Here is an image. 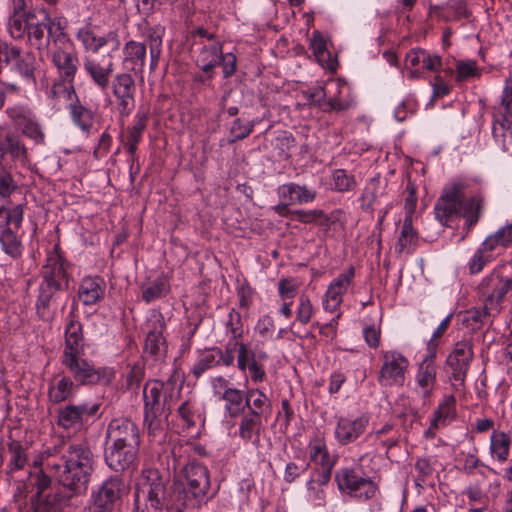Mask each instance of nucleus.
I'll return each instance as SVG.
<instances>
[{
	"instance_id": "obj_1",
	"label": "nucleus",
	"mask_w": 512,
	"mask_h": 512,
	"mask_svg": "<svg viewBox=\"0 0 512 512\" xmlns=\"http://www.w3.org/2000/svg\"><path fill=\"white\" fill-rule=\"evenodd\" d=\"M186 485L170 483L158 469L142 470L135 485V505L139 512H184L201 506L210 488L208 469L197 462L184 468Z\"/></svg>"
},
{
	"instance_id": "obj_2",
	"label": "nucleus",
	"mask_w": 512,
	"mask_h": 512,
	"mask_svg": "<svg viewBox=\"0 0 512 512\" xmlns=\"http://www.w3.org/2000/svg\"><path fill=\"white\" fill-rule=\"evenodd\" d=\"M46 469L54 474L58 486L44 495L51 486V478L42 470L36 477V496L39 502L35 512H64L66 507L75 504L78 496L86 493L92 472L90 450H70L67 456L48 459Z\"/></svg>"
},
{
	"instance_id": "obj_3",
	"label": "nucleus",
	"mask_w": 512,
	"mask_h": 512,
	"mask_svg": "<svg viewBox=\"0 0 512 512\" xmlns=\"http://www.w3.org/2000/svg\"><path fill=\"white\" fill-rule=\"evenodd\" d=\"M466 186L465 182L456 181L443 187L433 208L435 219L442 226L449 227V223L454 218L463 217L466 220L467 228L471 229L479 221L484 198L481 194H476L465 199Z\"/></svg>"
},
{
	"instance_id": "obj_4",
	"label": "nucleus",
	"mask_w": 512,
	"mask_h": 512,
	"mask_svg": "<svg viewBox=\"0 0 512 512\" xmlns=\"http://www.w3.org/2000/svg\"><path fill=\"white\" fill-rule=\"evenodd\" d=\"M3 65L18 74L28 84H35L36 56L33 52L24 51L20 46L0 39V74Z\"/></svg>"
},
{
	"instance_id": "obj_5",
	"label": "nucleus",
	"mask_w": 512,
	"mask_h": 512,
	"mask_svg": "<svg viewBox=\"0 0 512 512\" xmlns=\"http://www.w3.org/2000/svg\"><path fill=\"white\" fill-rule=\"evenodd\" d=\"M24 215V205L0 206V244L2 250L12 258L22 254V244L17 234Z\"/></svg>"
},
{
	"instance_id": "obj_6",
	"label": "nucleus",
	"mask_w": 512,
	"mask_h": 512,
	"mask_svg": "<svg viewBox=\"0 0 512 512\" xmlns=\"http://www.w3.org/2000/svg\"><path fill=\"white\" fill-rule=\"evenodd\" d=\"M473 358V344L469 340L458 341L448 354L444 372L454 391L464 387Z\"/></svg>"
},
{
	"instance_id": "obj_7",
	"label": "nucleus",
	"mask_w": 512,
	"mask_h": 512,
	"mask_svg": "<svg viewBox=\"0 0 512 512\" xmlns=\"http://www.w3.org/2000/svg\"><path fill=\"white\" fill-rule=\"evenodd\" d=\"M512 290V276L504 277L498 268H494L479 282L476 292L486 309H495L499 314L501 305L509 291Z\"/></svg>"
},
{
	"instance_id": "obj_8",
	"label": "nucleus",
	"mask_w": 512,
	"mask_h": 512,
	"mask_svg": "<svg viewBox=\"0 0 512 512\" xmlns=\"http://www.w3.org/2000/svg\"><path fill=\"white\" fill-rule=\"evenodd\" d=\"M52 64L58 77L66 81L74 80L79 69V56L75 46L67 34H60L49 51Z\"/></svg>"
},
{
	"instance_id": "obj_9",
	"label": "nucleus",
	"mask_w": 512,
	"mask_h": 512,
	"mask_svg": "<svg viewBox=\"0 0 512 512\" xmlns=\"http://www.w3.org/2000/svg\"><path fill=\"white\" fill-rule=\"evenodd\" d=\"M163 381L154 380L146 383L143 389L144 424L149 435L162 434V421L165 410L162 403Z\"/></svg>"
},
{
	"instance_id": "obj_10",
	"label": "nucleus",
	"mask_w": 512,
	"mask_h": 512,
	"mask_svg": "<svg viewBox=\"0 0 512 512\" xmlns=\"http://www.w3.org/2000/svg\"><path fill=\"white\" fill-rule=\"evenodd\" d=\"M61 364L68 371V376H70L78 386L110 382L111 373L108 368H95L83 356L61 360Z\"/></svg>"
},
{
	"instance_id": "obj_11",
	"label": "nucleus",
	"mask_w": 512,
	"mask_h": 512,
	"mask_svg": "<svg viewBox=\"0 0 512 512\" xmlns=\"http://www.w3.org/2000/svg\"><path fill=\"white\" fill-rule=\"evenodd\" d=\"M66 289L53 285L39 283L35 300V309L38 317L44 322H52L59 310L63 311L67 305L64 296Z\"/></svg>"
},
{
	"instance_id": "obj_12",
	"label": "nucleus",
	"mask_w": 512,
	"mask_h": 512,
	"mask_svg": "<svg viewBox=\"0 0 512 512\" xmlns=\"http://www.w3.org/2000/svg\"><path fill=\"white\" fill-rule=\"evenodd\" d=\"M69 268V262L62 255L59 245L56 244L53 250L48 252L46 263L41 268L40 283L67 290L70 279Z\"/></svg>"
},
{
	"instance_id": "obj_13",
	"label": "nucleus",
	"mask_w": 512,
	"mask_h": 512,
	"mask_svg": "<svg viewBox=\"0 0 512 512\" xmlns=\"http://www.w3.org/2000/svg\"><path fill=\"white\" fill-rule=\"evenodd\" d=\"M124 492V482L118 477H111L105 480L92 493V512H112L120 505Z\"/></svg>"
},
{
	"instance_id": "obj_14",
	"label": "nucleus",
	"mask_w": 512,
	"mask_h": 512,
	"mask_svg": "<svg viewBox=\"0 0 512 512\" xmlns=\"http://www.w3.org/2000/svg\"><path fill=\"white\" fill-rule=\"evenodd\" d=\"M48 22L45 21L39 10L30 9L24 21H21L20 35L14 33L13 27L8 30L10 37L14 40H23L27 37V42L36 49H42L45 42V32L48 33Z\"/></svg>"
},
{
	"instance_id": "obj_15",
	"label": "nucleus",
	"mask_w": 512,
	"mask_h": 512,
	"mask_svg": "<svg viewBox=\"0 0 512 512\" xmlns=\"http://www.w3.org/2000/svg\"><path fill=\"white\" fill-rule=\"evenodd\" d=\"M336 481L341 491L362 501L373 498L377 491V486L372 480L361 476L353 469H343L337 473Z\"/></svg>"
},
{
	"instance_id": "obj_16",
	"label": "nucleus",
	"mask_w": 512,
	"mask_h": 512,
	"mask_svg": "<svg viewBox=\"0 0 512 512\" xmlns=\"http://www.w3.org/2000/svg\"><path fill=\"white\" fill-rule=\"evenodd\" d=\"M236 346H238L237 368L243 373L248 372L253 383L262 382L266 377L263 363L268 359V354L263 350L255 351L241 341H236Z\"/></svg>"
},
{
	"instance_id": "obj_17",
	"label": "nucleus",
	"mask_w": 512,
	"mask_h": 512,
	"mask_svg": "<svg viewBox=\"0 0 512 512\" xmlns=\"http://www.w3.org/2000/svg\"><path fill=\"white\" fill-rule=\"evenodd\" d=\"M383 364L378 373L381 386H402L409 365L408 359L398 351H385L382 354Z\"/></svg>"
},
{
	"instance_id": "obj_18",
	"label": "nucleus",
	"mask_w": 512,
	"mask_h": 512,
	"mask_svg": "<svg viewBox=\"0 0 512 512\" xmlns=\"http://www.w3.org/2000/svg\"><path fill=\"white\" fill-rule=\"evenodd\" d=\"M8 117L21 133L35 145H45V131L36 115L28 108L15 106L7 110Z\"/></svg>"
},
{
	"instance_id": "obj_19",
	"label": "nucleus",
	"mask_w": 512,
	"mask_h": 512,
	"mask_svg": "<svg viewBox=\"0 0 512 512\" xmlns=\"http://www.w3.org/2000/svg\"><path fill=\"white\" fill-rule=\"evenodd\" d=\"M110 87L120 116L130 115L135 108L136 84L133 76L126 72L119 73L113 77Z\"/></svg>"
},
{
	"instance_id": "obj_20",
	"label": "nucleus",
	"mask_w": 512,
	"mask_h": 512,
	"mask_svg": "<svg viewBox=\"0 0 512 512\" xmlns=\"http://www.w3.org/2000/svg\"><path fill=\"white\" fill-rule=\"evenodd\" d=\"M0 160L10 167L26 168L30 164L28 148L20 135L8 132L0 135Z\"/></svg>"
},
{
	"instance_id": "obj_21",
	"label": "nucleus",
	"mask_w": 512,
	"mask_h": 512,
	"mask_svg": "<svg viewBox=\"0 0 512 512\" xmlns=\"http://www.w3.org/2000/svg\"><path fill=\"white\" fill-rule=\"evenodd\" d=\"M83 69L93 83L101 92H106L110 88L115 65L111 55L101 59L94 56H85L83 58Z\"/></svg>"
},
{
	"instance_id": "obj_22",
	"label": "nucleus",
	"mask_w": 512,
	"mask_h": 512,
	"mask_svg": "<svg viewBox=\"0 0 512 512\" xmlns=\"http://www.w3.org/2000/svg\"><path fill=\"white\" fill-rule=\"evenodd\" d=\"M107 440L113 448H135L139 445L138 429L127 418H115L108 425Z\"/></svg>"
},
{
	"instance_id": "obj_23",
	"label": "nucleus",
	"mask_w": 512,
	"mask_h": 512,
	"mask_svg": "<svg viewBox=\"0 0 512 512\" xmlns=\"http://www.w3.org/2000/svg\"><path fill=\"white\" fill-rule=\"evenodd\" d=\"M147 335L144 353L154 361L162 360L167 354V344L163 336L165 321L161 314L153 315L147 322Z\"/></svg>"
},
{
	"instance_id": "obj_24",
	"label": "nucleus",
	"mask_w": 512,
	"mask_h": 512,
	"mask_svg": "<svg viewBox=\"0 0 512 512\" xmlns=\"http://www.w3.org/2000/svg\"><path fill=\"white\" fill-rule=\"evenodd\" d=\"M354 277L355 268L350 266L346 271L332 280L323 299V308L325 311L333 313L340 307L343 301V295L352 284Z\"/></svg>"
},
{
	"instance_id": "obj_25",
	"label": "nucleus",
	"mask_w": 512,
	"mask_h": 512,
	"mask_svg": "<svg viewBox=\"0 0 512 512\" xmlns=\"http://www.w3.org/2000/svg\"><path fill=\"white\" fill-rule=\"evenodd\" d=\"M106 282L101 276H85L78 285L77 299L84 306L99 303L105 296Z\"/></svg>"
},
{
	"instance_id": "obj_26",
	"label": "nucleus",
	"mask_w": 512,
	"mask_h": 512,
	"mask_svg": "<svg viewBox=\"0 0 512 512\" xmlns=\"http://www.w3.org/2000/svg\"><path fill=\"white\" fill-rule=\"evenodd\" d=\"M76 38L81 42L85 51L93 53H97L108 44H112L113 50H117L120 46L116 31H109L102 36H98L90 27H83L77 31Z\"/></svg>"
},
{
	"instance_id": "obj_27",
	"label": "nucleus",
	"mask_w": 512,
	"mask_h": 512,
	"mask_svg": "<svg viewBox=\"0 0 512 512\" xmlns=\"http://www.w3.org/2000/svg\"><path fill=\"white\" fill-rule=\"evenodd\" d=\"M304 98L309 104L315 105L324 112H342L348 110L352 104L350 101H342L336 96L326 99V91L323 87L317 86L303 92Z\"/></svg>"
},
{
	"instance_id": "obj_28",
	"label": "nucleus",
	"mask_w": 512,
	"mask_h": 512,
	"mask_svg": "<svg viewBox=\"0 0 512 512\" xmlns=\"http://www.w3.org/2000/svg\"><path fill=\"white\" fill-rule=\"evenodd\" d=\"M279 197L288 201V204H307L313 202L317 197L315 188L308 185H300L298 183L283 184L278 188Z\"/></svg>"
},
{
	"instance_id": "obj_29",
	"label": "nucleus",
	"mask_w": 512,
	"mask_h": 512,
	"mask_svg": "<svg viewBox=\"0 0 512 512\" xmlns=\"http://www.w3.org/2000/svg\"><path fill=\"white\" fill-rule=\"evenodd\" d=\"M492 135L503 152L512 147V116L500 112L492 113Z\"/></svg>"
},
{
	"instance_id": "obj_30",
	"label": "nucleus",
	"mask_w": 512,
	"mask_h": 512,
	"mask_svg": "<svg viewBox=\"0 0 512 512\" xmlns=\"http://www.w3.org/2000/svg\"><path fill=\"white\" fill-rule=\"evenodd\" d=\"M456 418V398L453 395L444 396L430 420L426 434L433 435L434 430L445 427Z\"/></svg>"
},
{
	"instance_id": "obj_31",
	"label": "nucleus",
	"mask_w": 512,
	"mask_h": 512,
	"mask_svg": "<svg viewBox=\"0 0 512 512\" xmlns=\"http://www.w3.org/2000/svg\"><path fill=\"white\" fill-rule=\"evenodd\" d=\"M369 422L367 415L350 420L346 418L340 419L336 427V437L342 445H346L355 440L361 433H363Z\"/></svg>"
},
{
	"instance_id": "obj_32",
	"label": "nucleus",
	"mask_w": 512,
	"mask_h": 512,
	"mask_svg": "<svg viewBox=\"0 0 512 512\" xmlns=\"http://www.w3.org/2000/svg\"><path fill=\"white\" fill-rule=\"evenodd\" d=\"M78 385L68 375H62L58 380H53L48 386V399L53 404H59L71 400L76 394Z\"/></svg>"
},
{
	"instance_id": "obj_33",
	"label": "nucleus",
	"mask_w": 512,
	"mask_h": 512,
	"mask_svg": "<svg viewBox=\"0 0 512 512\" xmlns=\"http://www.w3.org/2000/svg\"><path fill=\"white\" fill-rule=\"evenodd\" d=\"M246 408L249 415L267 418L271 414V402L268 396L258 388L246 390Z\"/></svg>"
},
{
	"instance_id": "obj_34",
	"label": "nucleus",
	"mask_w": 512,
	"mask_h": 512,
	"mask_svg": "<svg viewBox=\"0 0 512 512\" xmlns=\"http://www.w3.org/2000/svg\"><path fill=\"white\" fill-rule=\"evenodd\" d=\"M419 235L413 227V219H404L398 236L395 251L399 254H412L418 244Z\"/></svg>"
},
{
	"instance_id": "obj_35",
	"label": "nucleus",
	"mask_w": 512,
	"mask_h": 512,
	"mask_svg": "<svg viewBox=\"0 0 512 512\" xmlns=\"http://www.w3.org/2000/svg\"><path fill=\"white\" fill-rule=\"evenodd\" d=\"M311 48L319 64L329 70H335L337 61L327 50L326 41L318 31H314L311 39Z\"/></svg>"
},
{
	"instance_id": "obj_36",
	"label": "nucleus",
	"mask_w": 512,
	"mask_h": 512,
	"mask_svg": "<svg viewBox=\"0 0 512 512\" xmlns=\"http://www.w3.org/2000/svg\"><path fill=\"white\" fill-rule=\"evenodd\" d=\"M437 367H429L427 365H420L418 367L415 380L419 388V394L425 401L431 395V392L436 383Z\"/></svg>"
},
{
	"instance_id": "obj_37",
	"label": "nucleus",
	"mask_w": 512,
	"mask_h": 512,
	"mask_svg": "<svg viewBox=\"0 0 512 512\" xmlns=\"http://www.w3.org/2000/svg\"><path fill=\"white\" fill-rule=\"evenodd\" d=\"M222 399L225 401V409L231 417L241 415L246 408V391L226 388Z\"/></svg>"
},
{
	"instance_id": "obj_38",
	"label": "nucleus",
	"mask_w": 512,
	"mask_h": 512,
	"mask_svg": "<svg viewBox=\"0 0 512 512\" xmlns=\"http://www.w3.org/2000/svg\"><path fill=\"white\" fill-rule=\"evenodd\" d=\"M70 115L74 124L82 132L89 134L94 124V112L82 105L77 99L75 103L70 104Z\"/></svg>"
},
{
	"instance_id": "obj_39",
	"label": "nucleus",
	"mask_w": 512,
	"mask_h": 512,
	"mask_svg": "<svg viewBox=\"0 0 512 512\" xmlns=\"http://www.w3.org/2000/svg\"><path fill=\"white\" fill-rule=\"evenodd\" d=\"M124 54V61L131 64L132 71L141 72L143 70L146 61V46L144 44L131 40L126 43Z\"/></svg>"
},
{
	"instance_id": "obj_40",
	"label": "nucleus",
	"mask_w": 512,
	"mask_h": 512,
	"mask_svg": "<svg viewBox=\"0 0 512 512\" xmlns=\"http://www.w3.org/2000/svg\"><path fill=\"white\" fill-rule=\"evenodd\" d=\"M222 55V44L215 42L204 46L198 56L197 65L206 73L211 72L218 64Z\"/></svg>"
},
{
	"instance_id": "obj_41",
	"label": "nucleus",
	"mask_w": 512,
	"mask_h": 512,
	"mask_svg": "<svg viewBox=\"0 0 512 512\" xmlns=\"http://www.w3.org/2000/svg\"><path fill=\"white\" fill-rule=\"evenodd\" d=\"M135 458L134 450H105V461L115 471H123L129 468Z\"/></svg>"
},
{
	"instance_id": "obj_42",
	"label": "nucleus",
	"mask_w": 512,
	"mask_h": 512,
	"mask_svg": "<svg viewBox=\"0 0 512 512\" xmlns=\"http://www.w3.org/2000/svg\"><path fill=\"white\" fill-rule=\"evenodd\" d=\"M27 15L26 0H9L7 31L13 27L14 33L19 36L21 33V21H24Z\"/></svg>"
},
{
	"instance_id": "obj_43",
	"label": "nucleus",
	"mask_w": 512,
	"mask_h": 512,
	"mask_svg": "<svg viewBox=\"0 0 512 512\" xmlns=\"http://www.w3.org/2000/svg\"><path fill=\"white\" fill-rule=\"evenodd\" d=\"M262 418L246 414L239 425V435L246 442L255 444L258 440L259 431L262 425Z\"/></svg>"
},
{
	"instance_id": "obj_44",
	"label": "nucleus",
	"mask_w": 512,
	"mask_h": 512,
	"mask_svg": "<svg viewBox=\"0 0 512 512\" xmlns=\"http://www.w3.org/2000/svg\"><path fill=\"white\" fill-rule=\"evenodd\" d=\"M219 366L218 359L215 353V347H211L202 351L196 362L194 363L191 373L194 377L199 378L207 370Z\"/></svg>"
},
{
	"instance_id": "obj_45",
	"label": "nucleus",
	"mask_w": 512,
	"mask_h": 512,
	"mask_svg": "<svg viewBox=\"0 0 512 512\" xmlns=\"http://www.w3.org/2000/svg\"><path fill=\"white\" fill-rule=\"evenodd\" d=\"M181 389L182 385L178 384L173 378L163 382L162 403L165 410V419L171 413L172 404L180 398Z\"/></svg>"
},
{
	"instance_id": "obj_46",
	"label": "nucleus",
	"mask_w": 512,
	"mask_h": 512,
	"mask_svg": "<svg viewBox=\"0 0 512 512\" xmlns=\"http://www.w3.org/2000/svg\"><path fill=\"white\" fill-rule=\"evenodd\" d=\"M169 291V284L164 277H158L142 289V299L146 303L164 297Z\"/></svg>"
},
{
	"instance_id": "obj_47",
	"label": "nucleus",
	"mask_w": 512,
	"mask_h": 512,
	"mask_svg": "<svg viewBox=\"0 0 512 512\" xmlns=\"http://www.w3.org/2000/svg\"><path fill=\"white\" fill-rule=\"evenodd\" d=\"M382 195L380 181L377 178H372L366 185L362 196L361 208L365 211H372L373 206L376 204L378 198Z\"/></svg>"
},
{
	"instance_id": "obj_48",
	"label": "nucleus",
	"mask_w": 512,
	"mask_h": 512,
	"mask_svg": "<svg viewBox=\"0 0 512 512\" xmlns=\"http://www.w3.org/2000/svg\"><path fill=\"white\" fill-rule=\"evenodd\" d=\"M177 413L183 424L188 428L195 426L197 421H201V415L196 401L188 399L184 401L177 409Z\"/></svg>"
},
{
	"instance_id": "obj_49",
	"label": "nucleus",
	"mask_w": 512,
	"mask_h": 512,
	"mask_svg": "<svg viewBox=\"0 0 512 512\" xmlns=\"http://www.w3.org/2000/svg\"><path fill=\"white\" fill-rule=\"evenodd\" d=\"M254 121H244L241 118H236L229 130V143H235L237 141L247 138L254 130Z\"/></svg>"
},
{
	"instance_id": "obj_50",
	"label": "nucleus",
	"mask_w": 512,
	"mask_h": 512,
	"mask_svg": "<svg viewBox=\"0 0 512 512\" xmlns=\"http://www.w3.org/2000/svg\"><path fill=\"white\" fill-rule=\"evenodd\" d=\"M146 128V118L140 116L136 123L129 129L127 142L125 148L127 152L133 157L137 150V145L141 140L142 133Z\"/></svg>"
},
{
	"instance_id": "obj_51",
	"label": "nucleus",
	"mask_w": 512,
	"mask_h": 512,
	"mask_svg": "<svg viewBox=\"0 0 512 512\" xmlns=\"http://www.w3.org/2000/svg\"><path fill=\"white\" fill-rule=\"evenodd\" d=\"M417 186L411 181L410 177L407 178L406 188L404 190V219H413V215L417 206Z\"/></svg>"
},
{
	"instance_id": "obj_52",
	"label": "nucleus",
	"mask_w": 512,
	"mask_h": 512,
	"mask_svg": "<svg viewBox=\"0 0 512 512\" xmlns=\"http://www.w3.org/2000/svg\"><path fill=\"white\" fill-rule=\"evenodd\" d=\"M40 15H43L45 21L48 24V36L46 37L47 42H52V45L55 44V39L60 34H66L64 32L65 29V21L62 17L51 18L50 14L45 9L39 10Z\"/></svg>"
},
{
	"instance_id": "obj_53",
	"label": "nucleus",
	"mask_w": 512,
	"mask_h": 512,
	"mask_svg": "<svg viewBox=\"0 0 512 512\" xmlns=\"http://www.w3.org/2000/svg\"><path fill=\"white\" fill-rule=\"evenodd\" d=\"M332 183L337 192H347L354 189L356 181L353 175L344 169H337L333 172Z\"/></svg>"
},
{
	"instance_id": "obj_54",
	"label": "nucleus",
	"mask_w": 512,
	"mask_h": 512,
	"mask_svg": "<svg viewBox=\"0 0 512 512\" xmlns=\"http://www.w3.org/2000/svg\"><path fill=\"white\" fill-rule=\"evenodd\" d=\"M425 50L416 48L410 50L405 57V66L410 70V77L417 78L420 75L421 62L425 59Z\"/></svg>"
},
{
	"instance_id": "obj_55",
	"label": "nucleus",
	"mask_w": 512,
	"mask_h": 512,
	"mask_svg": "<svg viewBox=\"0 0 512 512\" xmlns=\"http://www.w3.org/2000/svg\"><path fill=\"white\" fill-rule=\"evenodd\" d=\"M50 95L53 98L71 99L72 95H75L74 80L66 81V79L58 77L51 86Z\"/></svg>"
},
{
	"instance_id": "obj_56",
	"label": "nucleus",
	"mask_w": 512,
	"mask_h": 512,
	"mask_svg": "<svg viewBox=\"0 0 512 512\" xmlns=\"http://www.w3.org/2000/svg\"><path fill=\"white\" fill-rule=\"evenodd\" d=\"M82 422L75 405H68L62 408L58 413V424L66 429Z\"/></svg>"
},
{
	"instance_id": "obj_57",
	"label": "nucleus",
	"mask_w": 512,
	"mask_h": 512,
	"mask_svg": "<svg viewBox=\"0 0 512 512\" xmlns=\"http://www.w3.org/2000/svg\"><path fill=\"white\" fill-rule=\"evenodd\" d=\"M479 76V69L474 60H461L456 63V81L463 82Z\"/></svg>"
},
{
	"instance_id": "obj_58",
	"label": "nucleus",
	"mask_w": 512,
	"mask_h": 512,
	"mask_svg": "<svg viewBox=\"0 0 512 512\" xmlns=\"http://www.w3.org/2000/svg\"><path fill=\"white\" fill-rule=\"evenodd\" d=\"M494 257L491 253H486L478 248L468 262L469 273L472 275L480 273L484 267L493 261Z\"/></svg>"
},
{
	"instance_id": "obj_59",
	"label": "nucleus",
	"mask_w": 512,
	"mask_h": 512,
	"mask_svg": "<svg viewBox=\"0 0 512 512\" xmlns=\"http://www.w3.org/2000/svg\"><path fill=\"white\" fill-rule=\"evenodd\" d=\"M314 314V307L311 300L305 294H302L299 298V304L296 310V321L305 325L310 322Z\"/></svg>"
},
{
	"instance_id": "obj_60",
	"label": "nucleus",
	"mask_w": 512,
	"mask_h": 512,
	"mask_svg": "<svg viewBox=\"0 0 512 512\" xmlns=\"http://www.w3.org/2000/svg\"><path fill=\"white\" fill-rule=\"evenodd\" d=\"M17 189V183L13 175L4 166H0V196L9 198Z\"/></svg>"
},
{
	"instance_id": "obj_61",
	"label": "nucleus",
	"mask_w": 512,
	"mask_h": 512,
	"mask_svg": "<svg viewBox=\"0 0 512 512\" xmlns=\"http://www.w3.org/2000/svg\"><path fill=\"white\" fill-rule=\"evenodd\" d=\"M512 116V80L507 78L501 97V103L493 107V112H500Z\"/></svg>"
},
{
	"instance_id": "obj_62",
	"label": "nucleus",
	"mask_w": 512,
	"mask_h": 512,
	"mask_svg": "<svg viewBox=\"0 0 512 512\" xmlns=\"http://www.w3.org/2000/svg\"><path fill=\"white\" fill-rule=\"evenodd\" d=\"M226 329L231 333L232 338L239 341L243 336V323L241 314L235 309H231L228 315V321L226 323Z\"/></svg>"
},
{
	"instance_id": "obj_63",
	"label": "nucleus",
	"mask_w": 512,
	"mask_h": 512,
	"mask_svg": "<svg viewBox=\"0 0 512 512\" xmlns=\"http://www.w3.org/2000/svg\"><path fill=\"white\" fill-rule=\"evenodd\" d=\"M295 146V139L292 133L288 131H281L275 138V147L280 151L279 155L281 157L287 158L289 156V151L292 147Z\"/></svg>"
},
{
	"instance_id": "obj_64",
	"label": "nucleus",
	"mask_w": 512,
	"mask_h": 512,
	"mask_svg": "<svg viewBox=\"0 0 512 512\" xmlns=\"http://www.w3.org/2000/svg\"><path fill=\"white\" fill-rule=\"evenodd\" d=\"M310 458L319 466L317 469H332L336 463V456L331 455L329 450H314Z\"/></svg>"
}]
</instances>
